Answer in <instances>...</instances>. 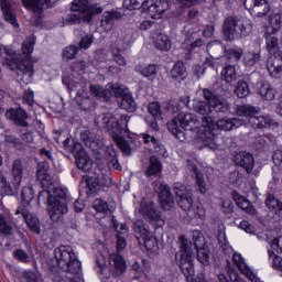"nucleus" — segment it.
Returning <instances> with one entry per match:
<instances>
[{"mask_svg": "<svg viewBox=\"0 0 282 282\" xmlns=\"http://www.w3.org/2000/svg\"><path fill=\"white\" fill-rule=\"evenodd\" d=\"M50 171V164L42 162L37 164L36 176L42 186L46 189L42 191L39 195V200L48 199V215L52 221H59L63 219L65 213H67V198L65 192L56 188L52 194V178L47 173Z\"/></svg>", "mask_w": 282, "mask_h": 282, "instance_id": "1", "label": "nucleus"}, {"mask_svg": "<svg viewBox=\"0 0 282 282\" xmlns=\"http://www.w3.org/2000/svg\"><path fill=\"white\" fill-rule=\"evenodd\" d=\"M34 43L36 40L34 36H29L22 45V52L25 61L23 63L17 59V53L10 51L3 45H0V61L4 67H8L12 72H17L18 80L28 85L32 83V76H34V66L30 62V56L34 52Z\"/></svg>", "mask_w": 282, "mask_h": 282, "instance_id": "2", "label": "nucleus"}, {"mask_svg": "<svg viewBox=\"0 0 282 282\" xmlns=\"http://www.w3.org/2000/svg\"><path fill=\"white\" fill-rule=\"evenodd\" d=\"M95 124L99 129H107L109 135L116 142L120 151L124 155H131V144L126 138H130L129 134V116L121 115L120 118H116L111 113L99 115L95 118Z\"/></svg>", "mask_w": 282, "mask_h": 282, "instance_id": "3", "label": "nucleus"}, {"mask_svg": "<svg viewBox=\"0 0 282 282\" xmlns=\"http://www.w3.org/2000/svg\"><path fill=\"white\" fill-rule=\"evenodd\" d=\"M246 123L243 118H223L215 122L213 117H203L202 142L212 151H219V143H217L219 131H232V129H239V127H243Z\"/></svg>", "mask_w": 282, "mask_h": 282, "instance_id": "4", "label": "nucleus"}, {"mask_svg": "<svg viewBox=\"0 0 282 282\" xmlns=\"http://www.w3.org/2000/svg\"><path fill=\"white\" fill-rule=\"evenodd\" d=\"M58 268L70 275L69 282H85L83 280V269L80 261L76 258V252L70 246H59L54 251Z\"/></svg>", "mask_w": 282, "mask_h": 282, "instance_id": "5", "label": "nucleus"}, {"mask_svg": "<svg viewBox=\"0 0 282 282\" xmlns=\"http://www.w3.org/2000/svg\"><path fill=\"white\" fill-rule=\"evenodd\" d=\"M199 119L194 113L180 112L174 119L167 122L169 131L177 138L182 131H193L202 140L204 132Z\"/></svg>", "mask_w": 282, "mask_h": 282, "instance_id": "6", "label": "nucleus"}, {"mask_svg": "<svg viewBox=\"0 0 282 282\" xmlns=\"http://www.w3.org/2000/svg\"><path fill=\"white\" fill-rule=\"evenodd\" d=\"M176 262L180 264V268L189 282H206L204 275L195 276V268L193 267V249L188 245V240H182L181 249L175 254Z\"/></svg>", "mask_w": 282, "mask_h": 282, "instance_id": "7", "label": "nucleus"}, {"mask_svg": "<svg viewBox=\"0 0 282 282\" xmlns=\"http://www.w3.org/2000/svg\"><path fill=\"white\" fill-rule=\"evenodd\" d=\"M252 33V20L248 18H228L224 26V35L227 41L248 36Z\"/></svg>", "mask_w": 282, "mask_h": 282, "instance_id": "8", "label": "nucleus"}, {"mask_svg": "<svg viewBox=\"0 0 282 282\" xmlns=\"http://www.w3.org/2000/svg\"><path fill=\"white\" fill-rule=\"evenodd\" d=\"M133 230L139 243H142L148 252H155L158 250V240L149 231L144 221L135 220Z\"/></svg>", "mask_w": 282, "mask_h": 282, "instance_id": "9", "label": "nucleus"}, {"mask_svg": "<svg viewBox=\"0 0 282 282\" xmlns=\"http://www.w3.org/2000/svg\"><path fill=\"white\" fill-rule=\"evenodd\" d=\"M72 10L73 12H79V14H83V20L86 21V23L91 21V17H94V14L102 13V8L98 7V4H89V0H74L72 3Z\"/></svg>", "mask_w": 282, "mask_h": 282, "instance_id": "10", "label": "nucleus"}, {"mask_svg": "<svg viewBox=\"0 0 282 282\" xmlns=\"http://www.w3.org/2000/svg\"><path fill=\"white\" fill-rule=\"evenodd\" d=\"M138 213L139 215H142L144 219H149L150 224H153L154 227L163 228L165 224L164 218H162L160 212L155 209L153 203L148 204L147 200L141 202Z\"/></svg>", "mask_w": 282, "mask_h": 282, "instance_id": "11", "label": "nucleus"}, {"mask_svg": "<svg viewBox=\"0 0 282 282\" xmlns=\"http://www.w3.org/2000/svg\"><path fill=\"white\" fill-rule=\"evenodd\" d=\"M174 193L178 198L177 204L180 208L188 213L193 207V192H191V188L186 187V185L176 183L174 185Z\"/></svg>", "mask_w": 282, "mask_h": 282, "instance_id": "12", "label": "nucleus"}, {"mask_svg": "<svg viewBox=\"0 0 282 282\" xmlns=\"http://www.w3.org/2000/svg\"><path fill=\"white\" fill-rule=\"evenodd\" d=\"M202 93L205 100H207V102L212 105V108L218 113H227V111H230V104H228L226 99H219V97L213 95L208 89H203Z\"/></svg>", "mask_w": 282, "mask_h": 282, "instance_id": "13", "label": "nucleus"}, {"mask_svg": "<svg viewBox=\"0 0 282 282\" xmlns=\"http://www.w3.org/2000/svg\"><path fill=\"white\" fill-rule=\"evenodd\" d=\"M169 8V2L165 0H145L143 3V10H148L152 19H156L160 14H164Z\"/></svg>", "mask_w": 282, "mask_h": 282, "instance_id": "14", "label": "nucleus"}, {"mask_svg": "<svg viewBox=\"0 0 282 282\" xmlns=\"http://www.w3.org/2000/svg\"><path fill=\"white\" fill-rule=\"evenodd\" d=\"M159 193V199L162 208L164 210H171L175 206V200L173 199V194H171V187L164 183L159 184L156 189Z\"/></svg>", "mask_w": 282, "mask_h": 282, "instance_id": "15", "label": "nucleus"}, {"mask_svg": "<svg viewBox=\"0 0 282 282\" xmlns=\"http://www.w3.org/2000/svg\"><path fill=\"white\" fill-rule=\"evenodd\" d=\"M17 215H22L26 226H29L32 232H35L36 235L41 232V223L39 221V217L34 214H30V209L19 206Z\"/></svg>", "mask_w": 282, "mask_h": 282, "instance_id": "16", "label": "nucleus"}, {"mask_svg": "<svg viewBox=\"0 0 282 282\" xmlns=\"http://www.w3.org/2000/svg\"><path fill=\"white\" fill-rule=\"evenodd\" d=\"M58 0H22V6L34 12V14H41L46 8H52Z\"/></svg>", "mask_w": 282, "mask_h": 282, "instance_id": "17", "label": "nucleus"}, {"mask_svg": "<svg viewBox=\"0 0 282 282\" xmlns=\"http://www.w3.org/2000/svg\"><path fill=\"white\" fill-rule=\"evenodd\" d=\"M232 262L240 270L241 274H243L251 282H261V280L252 272V269L248 267L243 257L240 253H235L232 256Z\"/></svg>", "mask_w": 282, "mask_h": 282, "instance_id": "18", "label": "nucleus"}, {"mask_svg": "<svg viewBox=\"0 0 282 282\" xmlns=\"http://www.w3.org/2000/svg\"><path fill=\"white\" fill-rule=\"evenodd\" d=\"M267 69L273 78H281L282 76V54L270 55L267 61Z\"/></svg>", "mask_w": 282, "mask_h": 282, "instance_id": "19", "label": "nucleus"}, {"mask_svg": "<svg viewBox=\"0 0 282 282\" xmlns=\"http://www.w3.org/2000/svg\"><path fill=\"white\" fill-rule=\"evenodd\" d=\"M282 28V13H272L267 18V23H264V34H276Z\"/></svg>", "mask_w": 282, "mask_h": 282, "instance_id": "20", "label": "nucleus"}, {"mask_svg": "<svg viewBox=\"0 0 282 282\" xmlns=\"http://www.w3.org/2000/svg\"><path fill=\"white\" fill-rule=\"evenodd\" d=\"M77 147H79L78 152L75 153L77 167L80 171H84L85 173H87V171H91L94 166V161L91 160V158H89V154L87 153V151H85L84 149H80V144H77Z\"/></svg>", "mask_w": 282, "mask_h": 282, "instance_id": "21", "label": "nucleus"}, {"mask_svg": "<svg viewBox=\"0 0 282 282\" xmlns=\"http://www.w3.org/2000/svg\"><path fill=\"white\" fill-rule=\"evenodd\" d=\"M109 263L110 272L113 274V276H120L124 274V271L127 270V262L122 256L118 253L110 254Z\"/></svg>", "mask_w": 282, "mask_h": 282, "instance_id": "22", "label": "nucleus"}, {"mask_svg": "<svg viewBox=\"0 0 282 282\" xmlns=\"http://www.w3.org/2000/svg\"><path fill=\"white\" fill-rule=\"evenodd\" d=\"M245 8L251 12H258V17H263V14H268L270 12V4H268L267 0H245Z\"/></svg>", "mask_w": 282, "mask_h": 282, "instance_id": "23", "label": "nucleus"}, {"mask_svg": "<svg viewBox=\"0 0 282 282\" xmlns=\"http://www.w3.org/2000/svg\"><path fill=\"white\" fill-rule=\"evenodd\" d=\"M120 19H122L120 11H106L101 19L102 30H105V32H111L113 25H116V21H120Z\"/></svg>", "mask_w": 282, "mask_h": 282, "instance_id": "24", "label": "nucleus"}, {"mask_svg": "<svg viewBox=\"0 0 282 282\" xmlns=\"http://www.w3.org/2000/svg\"><path fill=\"white\" fill-rule=\"evenodd\" d=\"M257 91L264 102H272L276 98V89L269 83L258 84Z\"/></svg>", "mask_w": 282, "mask_h": 282, "instance_id": "25", "label": "nucleus"}, {"mask_svg": "<svg viewBox=\"0 0 282 282\" xmlns=\"http://www.w3.org/2000/svg\"><path fill=\"white\" fill-rule=\"evenodd\" d=\"M187 217L191 224L197 226V224H202V221L206 220V209L202 205H194L187 212Z\"/></svg>", "mask_w": 282, "mask_h": 282, "instance_id": "26", "label": "nucleus"}, {"mask_svg": "<svg viewBox=\"0 0 282 282\" xmlns=\"http://www.w3.org/2000/svg\"><path fill=\"white\" fill-rule=\"evenodd\" d=\"M236 113L240 118H247V120L243 119L247 122L246 124H251L252 118L259 113V108L250 105H241L236 108Z\"/></svg>", "mask_w": 282, "mask_h": 282, "instance_id": "27", "label": "nucleus"}, {"mask_svg": "<svg viewBox=\"0 0 282 282\" xmlns=\"http://www.w3.org/2000/svg\"><path fill=\"white\" fill-rule=\"evenodd\" d=\"M11 182L15 191H19L21 187V182L23 181V164L20 160H15L11 169Z\"/></svg>", "mask_w": 282, "mask_h": 282, "instance_id": "28", "label": "nucleus"}, {"mask_svg": "<svg viewBox=\"0 0 282 282\" xmlns=\"http://www.w3.org/2000/svg\"><path fill=\"white\" fill-rule=\"evenodd\" d=\"M0 8L2 10L4 20L8 23H11L13 28H19V22H17V15L14 13V9H12V4H10L8 0H0Z\"/></svg>", "mask_w": 282, "mask_h": 282, "instance_id": "29", "label": "nucleus"}, {"mask_svg": "<svg viewBox=\"0 0 282 282\" xmlns=\"http://www.w3.org/2000/svg\"><path fill=\"white\" fill-rule=\"evenodd\" d=\"M236 163L238 166H242L247 173H251L252 169H254V156L248 152H242L236 155Z\"/></svg>", "mask_w": 282, "mask_h": 282, "instance_id": "30", "label": "nucleus"}, {"mask_svg": "<svg viewBox=\"0 0 282 282\" xmlns=\"http://www.w3.org/2000/svg\"><path fill=\"white\" fill-rule=\"evenodd\" d=\"M6 118L12 120V122L19 124L20 127H25V119L28 118V113H25L21 108L10 109L6 112Z\"/></svg>", "mask_w": 282, "mask_h": 282, "instance_id": "31", "label": "nucleus"}, {"mask_svg": "<svg viewBox=\"0 0 282 282\" xmlns=\"http://www.w3.org/2000/svg\"><path fill=\"white\" fill-rule=\"evenodd\" d=\"M193 111L199 113V116H204L203 118H210V113H213V105L207 101H203L199 99H195L193 102Z\"/></svg>", "mask_w": 282, "mask_h": 282, "instance_id": "32", "label": "nucleus"}, {"mask_svg": "<svg viewBox=\"0 0 282 282\" xmlns=\"http://www.w3.org/2000/svg\"><path fill=\"white\" fill-rule=\"evenodd\" d=\"M170 76L174 83H177V84L182 83V80H184L186 76H188V73L186 72V66H184V63L177 62L176 64H174V66L171 69Z\"/></svg>", "mask_w": 282, "mask_h": 282, "instance_id": "33", "label": "nucleus"}, {"mask_svg": "<svg viewBox=\"0 0 282 282\" xmlns=\"http://www.w3.org/2000/svg\"><path fill=\"white\" fill-rule=\"evenodd\" d=\"M221 80L226 83L227 85H234V83H237L239 80V75L237 73V68L234 65L226 66L221 73Z\"/></svg>", "mask_w": 282, "mask_h": 282, "instance_id": "34", "label": "nucleus"}, {"mask_svg": "<svg viewBox=\"0 0 282 282\" xmlns=\"http://www.w3.org/2000/svg\"><path fill=\"white\" fill-rule=\"evenodd\" d=\"M235 202L237 206L241 208V210H245V213H247L248 215L256 217L257 208H254V206H252V203H250V200H248L245 196L236 195Z\"/></svg>", "mask_w": 282, "mask_h": 282, "instance_id": "35", "label": "nucleus"}, {"mask_svg": "<svg viewBox=\"0 0 282 282\" xmlns=\"http://www.w3.org/2000/svg\"><path fill=\"white\" fill-rule=\"evenodd\" d=\"M188 167L195 173L197 191L200 192L202 195H206L208 187L206 181L204 180V174L197 171V167L195 164L191 163V161H188Z\"/></svg>", "mask_w": 282, "mask_h": 282, "instance_id": "36", "label": "nucleus"}, {"mask_svg": "<svg viewBox=\"0 0 282 282\" xmlns=\"http://www.w3.org/2000/svg\"><path fill=\"white\" fill-rule=\"evenodd\" d=\"M261 62V48L249 51L243 54V63L246 67H254L257 63Z\"/></svg>", "mask_w": 282, "mask_h": 282, "instance_id": "37", "label": "nucleus"}, {"mask_svg": "<svg viewBox=\"0 0 282 282\" xmlns=\"http://www.w3.org/2000/svg\"><path fill=\"white\" fill-rule=\"evenodd\" d=\"M118 102L121 107V109H124L126 111H129L130 113H133L135 111L138 105L135 104V100H133V96L131 94H126L120 99H118Z\"/></svg>", "mask_w": 282, "mask_h": 282, "instance_id": "38", "label": "nucleus"}, {"mask_svg": "<svg viewBox=\"0 0 282 282\" xmlns=\"http://www.w3.org/2000/svg\"><path fill=\"white\" fill-rule=\"evenodd\" d=\"M264 39H265V45L269 54L271 56H274L279 53V39L274 36V34H265L264 33Z\"/></svg>", "mask_w": 282, "mask_h": 282, "instance_id": "39", "label": "nucleus"}, {"mask_svg": "<svg viewBox=\"0 0 282 282\" xmlns=\"http://www.w3.org/2000/svg\"><path fill=\"white\" fill-rule=\"evenodd\" d=\"M272 124V119L270 116H259L257 115L251 118V123L250 126L252 129H265V127H270Z\"/></svg>", "mask_w": 282, "mask_h": 282, "instance_id": "40", "label": "nucleus"}, {"mask_svg": "<svg viewBox=\"0 0 282 282\" xmlns=\"http://www.w3.org/2000/svg\"><path fill=\"white\" fill-rule=\"evenodd\" d=\"M154 46L161 52H169L171 50V40L166 34H159L154 37Z\"/></svg>", "mask_w": 282, "mask_h": 282, "instance_id": "41", "label": "nucleus"}, {"mask_svg": "<svg viewBox=\"0 0 282 282\" xmlns=\"http://www.w3.org/2000/svg\"><path fill=\"white\" fill-rule=\"evenodd\" d=\"M135 72L142 74L145 78L150 80H154L155 76H158V66L150 64L147 66H137Z\"/></svg>", "mask_w": 282, "mask_h": 282, "instance_id": "42", "label": "nucleus"}, {"mask_svg": "<svg viewBox=\"0 0 282 282\" xmlns=\"http://www.w3.org/2000/svg\"><path fill=\"white\" fill-rule=\"evenodd\" d=\"M107 91H108V98L109 96H116L118 100L122 98L126 94H129L127 88L122 85H113V84H108L107 85Z\"/></svg>", "mask_w": 282, "mask_h": 282, "instance_id": "43", "label": "nucleus"}, {"mask_svg": "<svg viewBox=\"0 0 282 282\" xmlns=\"http://www.w3.org/2000/svg\"><path fill=\"white\" fill-rule=\"evenodd\" d=\"M235 94L237 98H248L250 96V86L245 80H239L237 83Z\"/></svg>", "mask_w": 282, "mask_h": 282, "instance_id": "44", "label": "nucleus"}, {"mask_svg": "<svg viewBox=\"0 0 282 282\" xmlns=\"http://www.w3.org/2000/svg\"><path fill=\"white\" fill-rule=\"evenodd\" d=\"M162 171V163L156 158L150 159V166L147 170L145 174L148 177H151V175H158Z\"/></svg>", "mask_w": 282, "mask_h": 282, "instance_id": "45", "label": "nucleus"}, {"mask_svg": "<svg viewBox=\"0 0 282 282\" xmlns=\"http://www.w3.org/2000/svg\"><path fill=\"white\" fill-rule=\"evenodd\" d=\"M34 199V191L32 187H24L22 189V205H20L22 208H28L30 206V202Z\"/></svg>", "mask_w": 282, "mask_h": 282, "instance_id": "46", "label": "nucleus"}, {"mask_svg": "<svg viewBox=\"0 0 282 282\" xmlns=\"http://www.w3.org/2000/svg\"><path fill=\"white\" fill-rule=\"evenodd\" d=\"M148 111L154 120H162V106L160 102H151L148 107Z\"/></svg>", "mask_w": 282, "mask_h": 282, "instance_id": "47", "label": "nucleus"}, {"mask_svg": "<svg viewBox=\"0 0 282 282\" xmlns=\"http://www.w3.org/2000/svg\"><path fill=\"white\" fill-rule=\"evenodd\" d=\"M111 52L115 63L122 66L127 65V59H124V57L120 54L122 52V47L112 45Z\"/></svg>", "mask_w": 282, "mask_h": 282, "instance_id": "48", "label": "nucleus"}, {"mask_svg": "<svg viewBox=\"0 0 282 282\" xmlns=\"http://www.w3.org/2000/svg\"><path fill=\"white\" fill-rule=\"evenodd\" d=\"M86 186L90 194L98 193V188H100V180L96 176H90L86 180Z\"/></svg>", "mask_w": 282, "mask_h": 282, "instance_id": "49", "label": "nucleus"}, {"mask_svg": "<svg viewBox=\"0 0 282 282\" xmlns=\"http://www.w3.org/2000/svg\"><path fill=\"white\" fill-rule=\"evenodd\" d=\"M196 250L198 261L203 263V265H208V263L210 262V254L208 249L197 247Z\"/></svg>", "mask_w": 282, "mask_h": 282, "instance_id": "50", "label": "nucleus"}, {"mask_svg": "<svg viewBox=\"0 0 282 282\" xmlns=\"http://www.w3.org/2000/svg\"><path fill=\"white\" fill-rule=\"evenodd\" d=\"M227 58L237 63L243 56V50L241 47H234L226 52Z\"/></svg>", "mask_w": 282, "mask_h": 282, "instance_id": "51", "label": "nucleus"}, {"mask_svg": "<svg viewBox=\"0 0 282 282\" xmlns=\"http://www.w3.org/2000/svg\"><path fill=\"white\" fill-rule=\"evenodd\" d=\"M265 205L271 210H282V203L279 202L273 195H269L265 200Z\"/></svg>", "mask_w": 282, "mask_h": 282, "instance_id": "52", "label": "nucleus"}, {"mask_svg": "<svg viewBox=\"0 0 282 282\" xmlns=\"http://www.w3.org/2000/svg\"><path fill=\"white\" fill-rule=\"evenodd\" d=\"M109 90H105L102 87L98 85L90 86V94L96 96L97 98H109Z\"/></svg>", "mask_w": 282, "mask_h": 282, "instance_id": "53", "label": "nucleus"}, {"mask_svg": "<svg viewBox=\"0 0 282 282\" xmlns=\"http://www.w3.org/2000/svg\"><path fill=\"white\" fill-rule=\"evenodd\" d=\"M202 45H204V41H202V39H197L194 42L191 40H187L186 42H184L182 44V48L187 50V52H193V50H195V47H202Z\"/></svg>", "mask_w": 282, "mask_h": 282, "instance_id": "54", "label": "nucleus"}, {"mask_svg": "<svg viewBox=\"0 0 282 282\" xmlns=\"http://www.w3.org/2000/svg\"><path fill=\"white\" fill-rule=\"evenodd\" d=\"M144 0H123V8L126 10H138L141 6L143 7Z\"/></svg>", "mask_w": 282, "mask_h": 282, "instance_id": "55", "label": "nucleus"}, {"mask_svg": "<svg viewBox=\"0 0 282 282\" xmlns=\"http://www.w3.org/2000/svg\"><path fill=\"white\" fill-rule=\"evenodd\" d=\"M93 207L95 208L96 213H107L109 210V205L100 198L96 199L93 204Z\"/></svg>", "mask_w": 282, "mask_h": 282, "instance_id": "56", "label": "nucleus"}, {"mask_svg": "<svg viewBox=\"0 0 282 282\" xmlns=\"http://www.w3.org/2000/svg\"><path fill=\"white\" fill-rule=\"evenodd\" d=\"M91 43H94V35H85L79 42V47L80 50H89V47H91Z\"/></svg>", "mask_w": 282, "mask_h": 282, "instance_id": "57", "label": "nucleus"}, {"mask_svg": "<svg viewBox=\"0 0 282 282\" xmlns=\"http://www.w3.org/2000/svg\"><path fill=\"white\" fill-rule=\"evenodd\" d=\"M78 54V47L76 46H68L63 52V57L67 59L75 58Z\"/></svg>", "mask_w": 282, "mask_h": 282, "instance_id": "58", "label": "nucleus"}, {"mask_svg": "<svg viewBox=\"0 0 282 282\" xmlns=\"http://www.w3.org/2000/svg\"><path fill=\"white\" fill-rule=\"evenodd\" d=\"M83 21H85L83 19V13H73L67 17L68 25H76L77 23H83Z\"/></svg>", "mask_w": 282, "mask_h": 282, "instance_id": "59", "label": "nucleus"}, {"mask_svg": "<svg viewBox=\"0 0 282 282\" xmlns=\"http://www.w3.org/2000/svg\"><path fill=\"white\" fill-rule=\"evenodd\" d=\"M0 232L2 235H10L12 232V227L6 221L2 215H0Z\"/></svg>", "mask_w": 282, "mask_h": 282, "instance_id": "60", "label": "nucleus"}, {"mask_svg": "<svg viewBox=\"0 0 282 282\" xmlns=\"http://www.w3.org/2000/svg\"><path fill=\"white\" fill-rule=\"evenodd\" d=\"M0 182L3 187L4 195H14V193H17V191H19L14 186L12 188V186L10 185V183H8V181H6V178H1Z\"/></svg>", "mask_w": 282, "mask_h": 282, "instance_id": "61", "label": "nucleus"}, {"mask_svg": "<svg viewBox=\"0 0 282 282\" xmlns=\"http://www.w3.org/2000/svg\"><path fill=\"white\" fill-rule=\"evenodd\" d=\"M13 257L15 259H18V261H21L22 263H28L30 257L28 256V253L25 251H23L22 249H18L13 252Z\"/></svg>", "mask_w": 282, "mask_h": 282, "instance_id": "62", "label": "nucleus"}, {"mask_svg": "<svg viewBox=\"0 0 282 282\" xmlns=\"http://www.w3.org/2000/svg\"><path fill=\"white\" fill-rule=\"evenodd\" d=\"M238 228H240V230H245V232H248L249 235L254 232V226H252L248 220L240 221Z\"/></svg>", "mask_w": 282, "mask_h": 282, "instance_id": "63", "label": "nucleus"}, {"mask_svg": "<svg viewBox=\"0 0 282 282\" xmlns=\"http://www.w3.org/2000/svg\"><path fill=\"white\" fill-rule=\"evenodd\" d=\"M270 259H273L272 268L282 272V258L279 256H272V253H270Z\"/></svg>", "mask_w": 282, "mask_h": 282, "instance_id": "64", "label": "nucleus"}]
</instances>
